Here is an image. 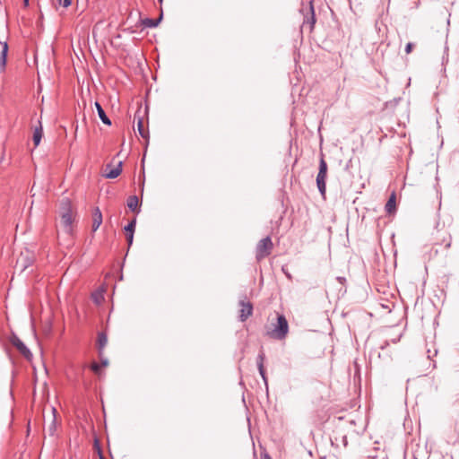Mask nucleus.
Returning <instances> with one entry per match:
<instances>
[{
  "instance_id": "7ed1b4c3",
  "label": "nucleus",
  "mask_w": 459,
  "mask_h": 459,
  "mask_svg": "<svg viewBox=\"0 0 459 459\" xmlns=\"http://www.w3.org/2000/svg\"><path fill=\"white\" fill-rule=\"evenodd\" d=\"M327 176V163L324 160V158L320 159L319 162V171L316 176V186L320 192V194L325 196L326 191V184L325 179Z\"/></svg>"
},
{
  "instance_id": "2eb2a0df",
  "label": "nucleus",
  "mask_w": 459,
  "mask_h": 459,
  "mask_svg": "<svg viewBox=\"0 0 459 459\" xmlns=\"http://www.w3.org/2000/svg\"><path fill=\"white\" fill-rule=\"evenodd\" d=\"M43 135V130L41 126L39 127L35 128L33 133V143L35 146H38L41 141Z\"/></svg>"
},
{
  "instance_id": "aec40b11",
  "label": "nucleus",
  "mask_w": 459,
  "mask_h": 459,
  "mask_svg": "<svg viewBox=\"0 0 459 459\" xmlns=\"http://www.w3.org/2000/svg\"><path fill=\"white\" fill-rule=\"evenodd\" d=\"M160 20H153V19H146L144 21V24L148 27H155L158 25V22H159Z\"/></svg>"
},
{
  "instance_id": "9b49d317",
  "label": "nucleus",
  "mask_w": 459,
  "mask_h": 459,
  "mask_svg": "<svg viewBox=\"0 0 459 459\" xmlns=\"http://www.w3.org/2000/svg\"><path fill=\"white\" fill-rule=\"evenodd\" d=\"M264 359H265L264 353L260 352L257 356V367H258V370H259L261 377H263L264 383L266 384L267 380H266L265 371H264Z\"/></svg>"
},
{
  "instance_id": "f8f14e48",
  "label": "nucleus",
  "mask_w": 459,
  "mask_h": 459,
  "mask_svg": "<svg viewBox=\"0 0 459 459\" xmlns=\"http://www.w3.org/2000/svg\"><path fill=\"white\" fill-rule=\"evenodd\" d=\"M95 107H96V109L98 111V115H99L100 120L105 125L110 126L111 125V121L108 117V116L106 115V113H105L104 109L102 108L101 105L99 102H95Z\"/></svg>"
},
{
  "instance_id": "423d86ee",
  "label": "nucleus",
  "mask_w": 459,
  "mask_h": 459,
  "mask_svg": "<svg viewBox=\"0 0 459 459\" xmlns=\"http://www.w3.org/2000/svg\"><path fill=\"white\" fill-rule=\"evenodd\" d=\"M13 344L27 359H30L32 358V353L30 352V351L18 337H14L13 339Z\"/></svg>"
},
{
  "instance_id": "c85d7f7f",
  "label": "nucleus",
  "mask_w": 459,
  "mask_h": 459,
  "mask_svg": "<svg viewBox=\"0 0 459 459\" xmlns=\"http://www.w3.org/2000/svg\"><path fill=\"white\" fill-rule=\"evenodd\" d=\"M264 459H270V458H269L268 456H265V458H264Z\"/></svg>"
},
{
  "instance_id": "4468645a",
  "label": "nucleus",
  "mask_w": 459,
  "mask_h": 459,
  "mask_svg": "<svg viewBox=\"0 0 459 459\" xmlns=\"http://www.w3.org/2000/svg\"><path fill=\"white\" fill-rule=\"evenodd\" d=\"M385 211L388 213H393L395 211V194L393 193L385 204Z\"/></svg>"
},
{
  "instance_id": "a878e982",
  "label": "nucleus",
  "mask_w": 459,
  "mask_h": 459,
  "mask_svg": "<svg viewBox=\"0 0 459 459\" xmlns=\"http://www.w3.org/2000/svg\"><path fill=\"white\" fill-rule=\"evenodd\" d=\"M93 298H94L95 301H96L97 303H99V302H100V299H100V298H101V297H100V296L94 295V296H93Z\"/></svg>"
},
{
  "instance_id": "f3484780",
  "label": "nucleus",
  "mask_w": 459,
  "mask_h": 459,
  "mask_svg": "<svg viewBox=\"0 0 459 459\" xmlns=\"http://www.w3.org/2000/svg\"><path fill=\"white\" fill-rule=\"evenodd\" d=\"M27 267H28V264L26 263L25 257L22 256V257L18 258V260L16 262L15 268L17 270H20L21 272H23Z\"/></svg>"
},
{
  "instance_id": "dca6fc26",
  "label": "nucleus",
  "mask_w": 459,
  "mask_h": 459,
  "mask_svg": "<svg viewBox=\"0 0 459 459\" xmlns=\"http://www.w3.org/2000/svg\"><path fill=\"white\" fill-rule=\"evenodd\" d=\"M108 342V337L106 333H100L98 335V346L100 353H101L102 350L105 348L106 344Z\"/></svg>"
},
{
  "instance_id": "1a4fd4ad",
  "label": "nucleus",
  "mask_w": 459,
  "mask_h": 459,
  "mask_svg": "<svg viewBox=\"0 0 459 459\" xmlns=\"http://www.w3.org/2000/svg\"><path fill=\"white\" fill-rule=\"evenodd\" d=\"M52 411V419L45 427V431H48L49 436H54L56 430V408H51Z\"/></svg>"
},
{
  "instance_id": "39448f33",
  "label": "nucleus",
  "mask_w": 459,
  "mask_h": 459,
  "mask_svg": "<svg viewBox=\"0 0 459 459\" xmlns=\"http://www.w3.org/2000/svg\"><path fill=\"white\" fill-rule=\"evenodd\" d=\"M239 319L241 322H245L253 313V306L249 301L240 300L239 301Z\"/></svg>"
},
{
  "instance_id": "a211bd4d",
  "label": "nucleus",
  "mask_w": 459,
  "mask_h": 459,
  "mask_svg": "<svg viewBox=\"0 0 459 459\" xmlns=\"http://www.w3.org/2000/svg\"><path fill=\"white\" fill-rule=\"evenodd\" d=\"M137 129H138V132H139V134H141V136L143 138H147L148 137V134L143 129V122L142 119L138 120Z\"/></svg>"
},
{
  "instance_id": "412c9836",
  "label": "nucleus",
  "mask_w": 459,
  "mask_h": 459,
  "mask_svg": "<svg viewBox=\"0 0 459 459\" xmlns=\"http://www.w3.org/2000/svg\"><path fill=\"white\" fill-rule=\"evenodd\" d=\"M56 1L59 5L65 7V8L68 7L72 3V0H56Z\"/></svg>"
},
{
  "instance_id": "f257e3e1",
  "label": "nucleus",
  "mask_w": 459,
  "mask_h": 459,
  "mask_svg": "<svg viewBox=\"0 0 459 459\" xmlns=\"http://www.w3.org/2000/svg\"><path fill=\"white\" fill-rule=\"evenodd\" d=\"M60 215L61 223L65 228V230L70 234L72 232V224L74 218L71 203L67 198L64 199L61 203Z\"/></svg>"
},
{
  "instance_id": "bb28decb",
  "label": "nucleus",
  "mask_w": 459,
  "mask_h": 459,
  "mask_svg": "<svg viewBox=\"0 0 459 459\" xmlns=\"http://www.w3.org/2000/svg\"><path fill=\"white\" fill-rule=\"evenodd\" d=\"M102 365H103V366H107V365H108V360H107V359L103 360V361H102Z\"/></svg>"
},
{
  "instance_id": "4be33fe9",
  "label": "nucleus",
  "mask_w": 459,
  "mask_h": 459,
  "mask_svg": "<svg viewBox=\"0 0 459 459\" xmlns=\"http://www.w3.org/2000/svg\"><path fill=\"white\" fill-rule=\"evenodd\" d=\"M91 368L94 373L100 374V365H99L98 363H92Z\"/></svg>"
},
{
  "instance_id": "f03ea898",
  "label": "nucleus",
  "mask_w": 459,
  "mask_h": 459,
  "mask_svg": "<svg viewBox=\"0 0 459 459\" xmlns=\"http://www.w3.org/2000/svg\"><path fill=\"white\" fill-rule=\"evenodd\" d=\"M288 333V321L283 315H279L277 317V325H274V328L271 332H268V335L273 339L283 340Z\"/></svg>"
},
{
  "instance_id": "9d476101",
  "label": "nucleus",
  "mask_w": 459,
  "mask_h": 459,
  "mask_svg": "<svg viewBox=\"0 0 459 459\" xmlns=\"http://www.w3.org/2000/svg\"><path fill=\"white\" fill-rule=\"evenodd\" d=\"M122 171V161H119L116 168H111L110 165L107 166L105 177L107 178H116Z\"/></svg>"
},
{
  "instance_id": "ddd939ff",
  "label": "nucleus",
  "mask_w": 459,
  "mask_h": 459,
  "mask_svg": "<svg viewBox=\"0 0 459 459\" xmlns=\"http://www.w3.org/2000/svg\"><path fill=\"white\" fill-rule=\"evenodd\" d=\"M138 205H139L138 197L136 195L129 196V198L127 199L128 208L133 212H138L137 211Z\"/></svg>"
},
{
  "instance_id": "cd10ccee",
  "label": "nucleus",
  "mask_w": 459,
  "mask_h": 459,
  "mask_svg": "<svg viewBox=\"0 0 459 459\" xmlns=\"http://www.w3.org/2000/svg\"><path fill=\"white\" fill-rule=\"evenodd\" d=\"M24 4H25V5H28L29 0H24Z\"/></svg>"
},
{
  "instance_id": "20e7f679",
  "label": "nucleus",
  "mask_w": 459,
  "mask_h": 459,
  "mask_svg": "<svg viewBox=\"0 0 459 459\" xmlns=\"http://www.w3.org/2000/svg\"><path fill=\"white\" fill-rule=\"evenodd\" d=\"M273 242L270 237L261 239L255 248V256L258 261L265 258L271 254Z\"/></svg>"
},
{
  "instance_id": "c756f323",
  "label": "nucleus",
  "mask_w": 459,
  "mask_h": 459,
  "mask_svg": "<svg viewBox=\"0 0 459 459\" xmlns=\"http://www.w3.org/2000/svg\"><path fill=\"white\" fill-rule=\"evenodd\" d=\"M159 2H160V3H161V2H162V0H159Z\"/></svg>"
},
{
  "instance_id": "393cba45",
  "label": "nucleus",
  "mask_w": 459,
  "mask_h": 459,
  "mask_svg": "<svg viewBox=\"0 0 459 459\" xmlns=\"http://www.w3.org/2000/svg\"><path fill=\"white\" fill-rule=\"evenodd\" d=\"M311 12H312V24L315 23L316 22V19H315V15H314V10H313V7H311Z\"/></svg>"
},
{
  "instance_id": "6e6552de",
  "label": "nucleus",
  "mask_w": 459,
  "mask_h": 459,
  "mask_svg": "<svg viewBox=\"0 0 459 459\" xmlns=\"http://www.w3.org/2000/svg\"><path fill=\"white\" fill-rule=\"evenodd\" d=\"M8 52V44L5 41H0V72H4L6 65V56Z\"/></svg>"
},
{
  "instance_id": "5701e85b",
  "label": "nucleus",
  "mask_w": 459,
  "mask_h": 459,
  "mask_svg": "<svg viewBox=\"0 0 459 459\" xmlns=\"http://www.w3.org/2000/svg\"><path fill=\"white\" fill-rule=\"evenodd\" d=\"M412 48H413V44H412V43H411V42L407 43V45H406V47H405V53H406L407 55H409L410 53H411Z\"/></svg>"
},
{
  "instance_id": "6ab92c4d",
  "label": "nucleus",
  "mask_w": 459,
  "mask_h": 459,
  "mask_svg": "<svg viewBox=\"0 0 459 459\" xmlns=\"http://www.w3.org/2000/svg\"><path fill=\"white\" fill-rule=\"evenodd\" d=\"M135 224H136V220L134 219L133 221H131L126 227H125V230L126 233H132L134 234V229H135Z\"/></svg>"
},
{
  "instance_id": "b1692460",
  "label": "nucleus",
  "mask_w": 459,
  "mask_h": 459,
  "mask_svg": "<svg viewBox=\"0 0 459 459\" xmlns=\"http://www.w3.org/2000/svg\"><path fill=\"white\" fill-rule=\"evenodd\" d=\"M126 239H127L128 245L131 246L133 244L134 234L126 233Z\"/></svg>"
},
{
  "instance_id": "0eeeda50",
  "label": "nucleus",
  "mask_w": 459,
  "mask_h": 459,
  "mask_svg": "<svg viewBox=\"0 0 459 459\" xmlns=\"http://www.w3.org/2000/svg\"><path fill=\"white\" fill-rule=\"evenodd\" d=\"M102 221H103V218H102V213L100 210L99 207H95L93 210H92V224H91V230L93 232H95L96 230H98V229L100 227V225L102 224Z\"/></svg>"
}]
</instances>
